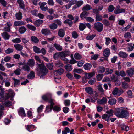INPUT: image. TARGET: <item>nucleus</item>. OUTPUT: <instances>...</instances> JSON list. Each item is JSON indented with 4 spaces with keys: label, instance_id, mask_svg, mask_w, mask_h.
Instances as JSON below:
<instances>
[{
    "label": "nucleus",
    "instance_id": "f257e3e1",
    "mask_svg": "<svg viewBox=\"0 0 134 134\" xmlns=\"http://www.w3.org/2000/svg\"><path fill=\"white\" fill-rule=\"evenodd\" d=\"M34 58L36 60L40 63L38 64L37 62L38 67L36 70L37 71V74L40 76V78H43L48 73V70L44 65L43 61L41 60L39 56L35 55Z\"/></svg>",
    "mask_w": 134,
    "mask_h": 134
},
{
    "label": "nucleus",
    "instance_id": "f03ea898",
    "mask_svg": "<svg viewBox=\"0 0 134 134\" xmlns=\"http://www.w3.org/2000/svg\"><path fill=\"white\" fill-rule=\"evenodd\" d=\"M115 114L118 117L126 118L129 115V114L127 111L123 109L118 108H116L114 111Z\"/></svg>",
    "mask_w": 134,
    "mask_h": 134
},
{
    "label": "nucleus",
    "instance_id": "7ed1b4c3",
    "mask_svg": "<svg viewBox=\"0 0 134 134\" xmlns=\"http://www.w3.org/2000/svg\"><path fill=\"white\" fill-rule=\"evenodd\" d=\"M93 28L98 32H101L103 30V25L101 23L97 22L94 24Z\"/></svg>",
    "mask_w": 134,
    "mask_h": 134
},
{
    "label": "nucleus",
    "instance_id": "20e7f679",
    "mask_svg": "<svg viewBox=\"0 0 134 134\" xmlns=\"http://www.w3.org/2000/svg\"><path fill=\"white\" fill-rule=\"evenodd\" d=\"M125 10L123 8H121L119 5H117L114 11V13L115 14H118L119 13H125Z\"/></svg>",
    "mask_w": 134,
    "mask_h": 134
},
{
    "label": "nucleus",
    "instance_id": "39448f33",
    "mask_svg": "<svg viewBox=\"0 0 134 134\" xmlns=\"http://www.w3.org/2000/svg\"><path fill=\"white\" fill-rule=\"evenodd\" d=\"M42 99L46 102H48L51 99H52L51 95L49 93L46 94L42 96Z\"/></svg>",
    "mask_w": 134,
    "mask_h": 134
},
{
    "label": "nucleus",
    "instance_id": "423d86ee",
    "mask_svg": "<svg viewBox=\"0 0 134 134\" xmlns=\"http://www.w3.org/2000/svg\"><path fill=\"white\" fill-rule=\"evenodd\" d=\"M47 3L46 2H43L41 3H39V4L40 5V8L41 10L43 11H46L48 9V7L47 6L45 7L44 6L46 5Z\"/></svg>",
    "mask_w": 134,
    "mask_h": 134
},
{
    "label": "nucleus",
    "instance_id": "0eeeda50",
    "mask_svg": "<svg viewBox=\"0 0 134 134\" xmlns=\"http://www.w3.org/2000/svg\"><path fill=\"white\" fill-rule=\"evenodd\" d=\"M126 72L128 76L131 77L134 73V68H131L128 69L126 71Z\"/></svg>",
    "mask_w": 134,
    "mask_h": 134
},
{
    "label": "nucleus",
    "instance_id": "6e6552de",
    "mask_svg": "<svg viewBox=\"0 0 134 134\" xmlns=\"http://www.w3.org/2000/svg\"><path fill=\"white\" fill-rule=\"evenodd\" d=\"M107 101V99L105 97H103L101 99H98L97 101L98 103L101 104H106Z\"/></svg>",
    "mask_w": 134,
    "mask_h": 134
},
{
    "label": "nucleus",
    "instance_id": "1a4fd4ad",
    "mask_svg": "<svg viewBox=\"0 0 134 134\" xmlns=\"http://www.w3.org/2000/svg\"><path fill=\"white\" fill-rule=\"evenodd\" d=\"M17 2L19 4V7L20 8L24 10L25 9V5L23 0H17Z\"/></svg>",
    "mask_w": 134,
    "mask_h": 134
},
{
    "label": "nucleus",
    "instance_id": "9d476101",
    "mask_svg": "<svg viewBox=\"0 0 134 134\" xmlns=\"http://www.w3.org/2000/svg\"><path fill=\"white\" fill-rule=\"evenodd\" d=\"M110 53V50L108 48H107L104 49L103 52V55L105 57L108 58Z\"/></svg>",
    "mask_w": 134,
    "mask_h": 134
},
{
    "label": "nucleus",
    "instance_id": "9b49d317",
    "mask_svg": "<svg viewBox=\"0 0 134 134\" xmlns=\"http://www.w3.org/2000/svg\"><path fill=\"white\" fill-rule=\"evenodd\" d=\"M27 64L30 67H33L35 64V60L33 59H30L28 60Z\"/></svg>",
    "mask_w": 134,
    "mask_h": 134
},
{
    "label": "nucleus",
    "instance_id": "f8f14e48",
    "mask_svg": "<svg viewBox=\"0 0 134 134\" xmlns=\"http://www.w3.org/2000/svg\"><path fill=\"white\" fill-rule=\"evenodd\" d=\"M41 32L45 35H50L52 34L50 30L47 28L42 29L41 30Z\"/></svg>",
    "mask_w": 134,
    "mask_h": 134
},
{
    "label": "nucleus",
    "instance_id": "ddd939ff",
    "mask_svg": "<svg viewBox=\"0 0 134 134\" xmlns=\"http://www.w3.org/2000/svg\"><path fill=\"white\" fill-rule=\"evenodd\" d=\"M64 72V69L61 68L54 71V74L56 76H57L58 75H61Z\"/></svg>",
    "mask_w": 134,
    "mask_h": 134
},
{
    "label": "nucleus",
    "instance_id": "4468645a",
    "mask_svg": "<svg viewBox=\"0 0 134 134\" xmlns=\"http://www.w3.org/2000/svg\"><path fill=\"white\" fill-rule=\"evenodd\" d=\"M19 114V115L22 117H25L26 115L24 111V108H20L19 110L18 111Z\"/></svg>",
    "mask_w": 134,
    "mask_h": 134
},
{
    "label": "nucleus",
    "instance_id": "2eb2a0df",
    "mask_svg": "<svg viewBox=\"0 0 134 134\" xmlns=\"http://www.w3.org/2000/svg\"><path fill=\"white\" fill-rule=\"evenodd\" d=\"M58 35L60 37H63L65 35V30L62 29H60L58 31Z\"/></svg>",
    "mask_w": 134,
    "mask_h": 134
},
{
    "label": "nucleus",
    "instance_id": "dca6fc26",
    "mask_svg": "<svg viewBox=\"0 0 134 134\" xmlns=\"http://www.w3.org/2000/svg\"><path fill=\"white\" fill-rule=\"evenodd\" d=\"M118 55L120 57L124 58H126L128 56L126 52L121 51H120L119 52Z\"/></svg>",
    "mask_w": 134,
    "mask_h": 134
},
{
    "label": "nucleus",
    "instance_id": "f3484780",
    "mask_svg": "<svg viewBox=\"0 0 134 134\" xmlns=\"http://www.w3.org/2000/svg\"><path fill=\"white\" fill-rule=\"evenodd\" d=\"M115 73L118 76H121L122 77L125 76L126 74L124 71H121L120 72L118 71H116L115 72Z\"/></svg>",
    "mask_w": 134,
    "mask_h": 134
},
{
    "label": "nucleus",
    "instance_id": "a211bd4d",
    "mask_svg": "<svg viewBox=\"0 0 134 134\" xmlns=\"http://www.w3.org/2000/svg\"><path fill=\"white\" fill-rule=\"evenodd\" d=\"M2 35L5 40H8L9 39L10 37V36L9 34L6 32H4L2 33Z\"/></svg>",
    "mask_w": 134,
    "mask_h": 134
},
{
    "label": "nucleus",
    "instance_id": "6ab92c4d",
    "mask_svg": "<svg viewBox=\"0 0 134 134\" xmlns=\"http://www.w3.org/2000/svg\"><path fill=\"white\" fill-rule=\"evenodd\" d=\"M105 68L102 66H100L97 68V72L100 74L103 73L105 71Z\"/></svg>",
    "mask_w": 134,
    "mask_h": 134
},
{
    "label": "nucleus",
    "instance_id": "aec40b11",
    "mask_svg": "<svg viewBox=\"0 0 134 134\" xmlns=\"http://www.w3.org/2000/svg\"><path fill=\"white\" fill-rule=\"evenodd\" d=\"M43 23V21L42 20L38 19L35 22L34 24L36 27H39Z\"/></svg>",
    "mask_w": 134,
    "mask_h": 134
},
{
    "label": "nucleus",
    "instance_id": "412c9836",
    "mask_svg": "<svg viewBox=\"0 0 134 134\" xmlns=\"http://www.w3.org/2000/svg\"><path fill=\"white\" fill-rule=\"evenodd\" d=\"M14 24L15 26H18L24 25L25 23L22 21H16L14 22Z\"/></svg>",
    "mask_w": 134,
    "mask_h": 134
},
{
    "label": "nucleus",
    "instance_id": "4be33fe9",
    "mask_svg": "<svg viewBox=\"0 0 134 134\" xmlns=\"http://www.w3.org/2000/svg\"><path fill=\"white\" fill-rule=\"evenodd\" d=\"M22 69L25 71L27 72H29L30 70V66L27 64H24L22 67Z\"/></svg>",
    "mask_w": 134,
    "mask_h": 134
},
{
    "label": "nucleus",
    "instance_id": "5701e85b",
    "mask_svg": "<svg viewBox=\"0 0 134 134\" xmlns=\"http://www.w3.org/2000/svg\"><path fill=\"white\" fill-rule=\"evenodd\" d=\"M89 14V13L88 12L83 11L81 13L80 15V17L81 18L84 19L86 18V16H88Z\"/></svg>",
    "mask_w": 134,
    "mask_h": 134
},
{
    "label": "nucleus",
    "instance_id": "b1692460",
    "mask_svg": "<svg viewBox=\"0 0 134 134\" xmlns=\"http://www.w3.org/2000/svg\"><path fill=\"white\" fill-rule=\"evenodd\" d=\"M49 27L51 29L54 30L57 28L58 25L54 23L49 24Z\"/></svg>",
    "mask_w": 134,
    "mask_h": 134
},
{
    "label": "nucleus",
    "instance_id": "393cba45",
    "mask_svg": "<svg viewBox=\"0 0 134 134\" xmlns=\"http://www.w3.org/2000/svg\"><path fill=\"white\" fill-rule=\"evenodd\" d=\"M65 68L68 71H71L72 69V68L71 65L69 64H67L65 66Z\"/></svg>",
    "mask_w": 134,
    "mask_h": 134
},
{
    "label": "nucleus",
    "instance_id": "a878e982",
    "mask_svg": "<svg viewBox=\"0 0 134 134\" xmlns=\"http://www.w3.org/2000/svg\"><path fill=\"white\" fill-rule=\"evenodd\" d=\"M92 7H91L88 4H86L82 8V10L83 11H88L91 9Z\"/></svg>",
    "mask_w": 134,
    "mask_h": 134
},
{
    "label": "nucleus",
    "instance_id": "bb28decb",
    "mask_svg": "<svg viewBox=\"0 0 134 134\" xmlns=\"http://www.w3.org/2000/svg\"><path fill=\"white\" fill-rule=\"evenodd\" d=\"M16 18L18 20H21L22 19V13L19 12L18 13H16L15 14Z\"/></svg>",
    "mask_w": 134,
    "mask_h": 134
},
{
    "label": "nucleus",
    "instance_id": "cd10ccee",
    "mask_svg": "<svg viewBox=\"0 0 134 134\" xmlns=\"http://www.w3.org/2000/svg\"><path fill=\"white\" fill-rule=\"evenodd\" d=\"M14 46L15 49L18 51H21L23 48V46L19 44H15L14 45Z\"/></svg>",
    "mask_w": 134,
    "mask_h": 134
},
{
    "label": "nucleus",
    "instance_id": "c85d7f7f",
    "mask_svg": "<svg viewBox=\"0 0 134 134\" xmlns=\"http://www.w3.org/2000/svg\"><path fill=\"white\" fill-rule=\"evenodd\" d=\"M31 38L32 42L35 43H37L39 41V40L35 36H32Z\"/></svg>",
    "mask_w": 134,
    "mask_h": 134
},
{
    "label": "nucleus",
    "instance_id": "c756f323",
    "mask_svg": "<svg viewBox=\"0 0 134 134\" xmlns=\"http://www.w3.org/2000/svg\"><path fill=\"white\" fill-rule=\"evenodd\" d=\"M85 89V91L88 93L90 94H93V91L91 87H86Z\"/></svg>",
    "mask_w": 134,
    "mask_h": 134
},
{
    "label": "nucleus",
    "instance_id": "7c9ffc66",
    "mask_svg": "<svg viewBox=\"0 0 134 134\" xmlns=\"http://www.w3.org/2000/svg\"><path fill=\"white\" fill-rule=\"evenodd\" d=\"M27 30L26 28L24 26H21L19 27V31L21 34H23Z\"/></svg>",
    "mask_w": 134,
    "mask_h": 134
},
{
    "label": "nucleus",
    "instance_id": "2f4dec72",
    "mask_svg": "<svg viewBox=\"0 0 134 134\" xmlns=\"http://www.w3.org/2000/svg\"><path fill=\"white\" fill-rule=\"evenodd\" d=\"M116 101V100L115 98H111L109 100L108 102L111 105H114L115 104Z\"/></svg>",
    "mask_w": 134,
    "mask_h": 134
},
{
    "label": "nucleus",
    "instance_id": "473e14b6",
    "mask_svg": "<svg viewBox=\"0 0 134 134\" xmlns=\"http://www.w3.org/2000/svg\"><path fill=\"white\" fill-rule=\"evenodd\" d=\"M14 81V87H17L20 84V81L19 80L15 78H13Z\"/></svg>",
    "mask_w": 134,
    "mask_h": 134
},
{
    "label": "nucleus",
    "instance_id": "72a5a7b5",
    "mask_svg": "<svg viewBox=\"0 0 134 134\" xmlns=\"http://www.w3.org/2000/svg\"><path fill=\"white\" fill-rule=\"evenodd\" d=\"M35 77V73L33 71H31L30 73L27 75V77L28 79H32Z\"/></svg>",
    "mask_w": 134,
    "mask_h": 134
},
{
    "label": "nucleus",
    "instance_id": "f704fd0d",
    "mask_svg": "<svg viewBox=\"0 0 134 134\" xmlns=\"http://www.w3.org/2000/svg\"><path fill=\"white\" fill-rule=\"evenodd\" d=\"M84 68L86 70H90L92 67V65L90 63H86L83 66Z\"/></svg>",
    "mask_w": 134,
    "mask_h": 134
},
{
    "label": "nucleus",
    "instance_id": "c9c22d12",
    "mask_svg": "<svg viewBox=\"0 0 134 134\" xmlns=\"http://www.w3.org/2000/svg\"><path fill=\"white\" fill-rule=\"evenodd\" d=\"M54 46L57 50L59 51H61L62 50V47L60 45L55 43Z\"/></svg>",
    "mask_w": 134,
    "mask_h": 134
},
{
    "label": "nucleus",
    "instance_id": "e433bc0d",
    "mask_svg": "<svg viewBox=\"0 0 134 134\" xmlns=\"http://www.w3.org/2000/svg\"><path fill=\"white\" fill-rule=\"evenodd\" d=\"M34 51L36 53H41L40 49L35 46H34L33 47Z\"/></svg>",
    "mask_w": 134,
    "mask_h": 134
},
{
    "label": "nucleus",
    "instance_id": "4c0bfd02",
    "mask_svg": "<svg viewBox=\"0 0 134 134\" xmlns=\"http://www.w3.org/2000/svg\"><path fill=\"white\" fill-rule=\"evenodd\" d=\"M86 27L85 24L83 23H80L79 26V28L80 31H83Z\"/></svg>",
    "mask_w": 134,
    "mask_h": 134
},
{
    "label": "nucleus",
    "instance_id": "58836bf2",
    "mask_svg": "<svg viewBox=\"0 0 134 134\" xmlns=\"http://www.w3.org/2000/svg\"><path fill=\"white\" fill-rule=\"evenodd\" d=\"M64 23H66L69 25L70 27H71L73 24V21L69 19H67L64 21Z\"/></svg>",
    "mask_w": 134,
    "mask_h": 134
},
{
    "label": "nucleus",
    "instance_id": "ea45409f",
    "mask_svg": "<svg viewBox=\"0 0 134 134\" xmlns=\"http://www.w3.org/2000/svg\"><path fill=\"white\" fill-rule=\"evenodd\" d=\"M102 20V17L101 15H99V14L96 15V21H100Z\"/></svg>",
    "mask_w": 134,
    "mask_h": 134
},
{
    "label": "nucleus",
    "instance_id": "a19ab883",
    "mask_svg": "<svg viewBox=\"0 0 134 134\" xmlns=\"http://www.w3.org/2000/svg\"><path fill=\"white\" fill-rule=\"evenodd\" d=\"M106 113L107 114L108 118H110V117L113 115V110L112 109H110V111H107L106 112Z\"/></svg>",
    "mask_w": 134,
    "mask_h": 134
},
{
    "label": "nucleus",
    "instance_id": "79ce46f5",
    "mask_svg": "<svg viewBox=\"0 0 134 134\" xmlns=\"http://www.w3.org/2000/svg\"><path fill=\"white\" fill-rule=\"evenodd\" d=\"M102 23L106 26H108L110 25L109 22L106 19H104L102 21Z\"/></svg>",
    "mask_w": 134,
    "mask_h": 134
},
{
    "label": "nucleus",
    "instance_id": "37998d69",
    "mask_svg": "<svg viewBox=\"0 0 134 134\" xmlns=\"http://www.w3.org/2000/svg\"><path fill=\"white\" fill-rule=\"evenodd\" d=\"M90 99L91 101L92 102H94L97 99L96 96H89L88 97Z\"/></svg>",
    "mask_w": 134,
    "mask_h": 134
},
{
    "label": "nucleus",
    "instance_id": "c03bdc74",
    "mask_svg": "<svg viewBox=\"0 0 134 134\" xmlns=\"http://www.w3.org/2000/svg\"><path fill=\"white\" fill-rule=\"evenodd\" d=\"M27 27L30 30L35 31L36 30V27L33 25L28 24L26 25Z\"/></svg>",
    "mask_w": 134,
    "mask_h": 134
},
{
    "label": "nucleus",
    "instance_id": "a18cd8bd",
    "mask_svg": "<svg viewBox=\"0 0 134 134\" xmlns=\"http://www.w3.org/2000/svg\"><path fill=\"white\" fill-rule=\"evenodd\" d=\"M13 51L14 49L11 48H9L5 51V53L7 54H9L13 52Z\"/></svg>",
    "mask_w": 134,
    "mask_h": 134
},
{
    "label": "nucleus",
    "instance_id": "49530a36",
    "mask_svg": "<svg viewBox=\"0 0 134 134\" xmlns=\"http://www.w3.org/2000/svg\"><path fill=\"white\" fill-rule=\"evenodd\" d=\"M2 104L6 107H9L11 106L12 105V103L10 101H7L5 102V103L2 102Z\"/></svg>",
    "mask_w": 134,
    "mask_h": 134
},
{
    "label": "nucleus",
    "instance_id": "de8ad7c7",
    "mask_svg": "<svg viewBox=\"0 0 134 134\" xmlns=\"http://www.w3.org/2000/svg\"><path fill=\"white\" fill-rule=\"evenodd\" d=\"M124 36L125 38H130L131 37V34L130 32H127L125 34Z\"/></svg>",
    "mask_w": 134,
    "mask_h": 134
},
{
    "label": "nucleus",
    "instance_id": "09e8293b",
    "mask_svg": "<svg viewBox=\"0 0 134 134\" xmlns=\"http://www.w3.org/2000/svg\"><path fill=\"white\" fill-rule=\"evenodd\" d=\"M74 57L75 59L76 60H80L82 58V56L77 53H75Z\"/></svg>",
    "mask_w": 134,
    "mask_h": 134
},
{
    "label": "nucleus",
    "instance_id": "8fccbe9b",
    "mask_svg": "<svg viewBox=\"0 0 134 134\" xmlns=\"http://www.w3.org/2000/svg\"><path fill=\"white\" fill-rule=\"evenodd\" d=\"M105 70L106 71L105 72V74L106 75L111 74L113 72V69L108 68H106Z\"/></svg>",
    "mask_w": 134,
    "mask_h": 134
},
{
    "label": "nucleus",
    "instance_id": "3c124183",
    "mask_svg": "<svg viewBox=\"0 0 134 134\" xmlns=\"http://www.w3.org/2000/svg\"><path fill=\"white\" fill-rule=\"evenodd\" d=\"M8 92L9 93H8L9 94V96H10V97H14L15 95V93L12 90L9 89L8 90Z\"/></svg>",
    "mask_w": 134,
    "mask_h": 134
},
{
    "label": "nucleus",
    "instance_id": "603ef678",
    "mask_svg": "<svg viewBox=\"0 0 134 134\" xmlns=\"http://www.w3.org/2000/svg\"><path fill=\"white\" fill-rule=\"evenodd\" d=\"M94 75V74L93 73H90L85 74V76L86 77V79H89Z\"/></svg>",
    "mask_w": 134,
    "mask_h": 134
},
{
    "label": "nucleus",
    "instance_id": "864d4df0",
    "mask_svg": "<svg viewBox=\"0 0 134 134\" xmlns=\"http://www.w3.org/2000/svg\"><path fill=\"white\" fill-rule=\"evenodd\" d=\"M96 34H93L92 35H89L87 36L86 37L87 39L89 40H91L93 38L96 36Z\"/></svg>",
    "mask_w": 134,
    "mask_h": 134
},
{
    "label": "nucleus",
    "instance_id": "5fc2aeb1",
    "mask_svg": "<svg viewBox=\"0 0 134 134\" xmlns=\"http://www.w3.org/2000/svg\"><path fill=\"white\" fill-rule=\"evenodd\" d=\"M122 87L124 89H127L129 87L128 83L125 82H122Z\"/></svg>",
    "mask_w": 134,
    "mask_h": 134
},
{
    "label": "nucleus",
    "instance_id": "6e6d98bb",
    "mask_svg": "<svg viewBox=\"0 0 134 134\" xmlns=\"http://www.w3.org/2000/svg\"><path fill=\"white\" fill-rule=\"evenodd\" d=\"M53 110L55 111L58 112L60 111L61 110V108L60 107L57 106H54L53 108Z\"/></svg>",
    "mask_w": 134,
    "mask_h": 134
},
{
    "label": "nucleus",
    "instance_id": "4d7b16f0",
    "mask_svg": "<svg viewBox=\"0 0 134 134\" xmlns=\"http://www.w3.org/2000/svg\"><path fill=\"white\" fill-rule=\"evenodd\" d=\"M12 41L13 43H19L21 42L20 39L19 38H17L16 39L12 40Z\"/></svg>",
    "mask_w": 134,
    "mask_h": 134
},
{
    "label": "nucleus",
    "instance_id": "13d9d810",
    "mask_svg": "<svg viewBox=\"0 0 134 134\" xmlns=\"http://www.w3.org/2000/svg\"><path fill=\"white\" fill-rule=\"evenodd\" d=\"M21 70L19 68L17 69L14 71V73L17 75H20L21 73Z\"/></svg>",
    "mask_w": 134,
    "mask_h": 134
},
{
    "label": "nucleus",
    "instance_id": "bf43d9fd",
    "mask_svg": "<svg viewBox=\"0 0 134 134\" xmlns=\"http://www.w3.org/2000/svg\"><path fill=\"white\" fill-rule=\"evenodd\" d=\"M72 37L74 39H76L79 36L78 35L75 31H74L72 32Z\"/></svg>",
    "mask_w": 134,
    "mask_h": 134
},
{
    "label": "nucleus",
    "instance_id": "052dcab7",
    "mask_svg": "<svg viewBox=\"0 0 134 134\" xmlns=\"http://www.w3.org/2000/svg\"><path fill=\"white\" fill-rule=\"evenodd\" d=\"M76 4L78 7L81 6L83 3V2L82 1H77L76 0Z\"/></svg>",
    "mask_w": 134,
    "mask_h": 134
},
{
    "label": "nucleus",
    "instance_id": "680f3d73",
    "mask_svg": "<svg viewBox=\"0 0 134 134\" xmlns=\"http://www.w3.org/2000/svg\"><path fill=\"white\" fill-rule=\"evenodd\" d=\"M53 22L56 24L57 25L61 26L62 25V22L60 20L56 19L53 21Z\"/></svg>",
    "mask_w": 134,
    "mask_h": 134
},
{
    "label": "nucleus",
    "instance_id": "e2e57ef3",
    "mask_svg": "<svg viewBox=\"0 0 134 134\" xmlns=\"http://www.w3.org/2000/svg\"><path fill=\"white\" fill-rule=\"evenodd\" d=\"M118 89L117 87L115 88L112 92V93L114 95H117L118 94Z\"/></svg>",
    "mask_w": 134,
    "mask_h": 134
},
{
    "label": "nucleus",
    "instance_id": "0e129e2a",
    "mask_svg": "<svg viewBox=\"0 0 134 134\" xmlns=\"http://www.w3.org/2000/svg\"><path fill=\"white\" fill-rule=\"evenodd\" d=\"M115 7L113 5H110L108 7V10L109 12H113L114 9Z\"/></svg>",
    "mask_w": 134,
    "mask_h": 134
},
{
    "label": "nucleus",
    "instance_id": "69168bd1",
    "mask_svg": "<svg viewBox=\"0 0 134 134\" xmlns=\"http://www.w3.org/2000/svg\"><path fill=\"white\" fill-rule=\"evenodd\" d=\"M96 82V80L95 78L90 79L88 82L89 84L90 85H93Z\"/></svg>",
    "mask_w": 134,
    "mask_h": 134
},
{
    "label": "nucleus",
    "instance_id": "338daca9",
    "mask_svg": "<svg viewBox=\"0 0 134 134\" xmlns=\"http://www.w3.org/2000/svg\"><path fill=\"white\" fill-rule=\"evenodd\" d=\"M43 108V105H41L37 109L38 113H39L41 112L42 111Z\"/></svg>",
    "mask_w": 134,
    "mask_h": 134
},
{
    "label": "nucleus",
    "instance_id": "774afa93",
    "mask_svg": "<svg viewBox=\"0 0 134 134\" xmlns=\"http://www.w3.org/2000/svg\"><path fill=\"white\" fill-rule=\"evenodd\" d=\"M86 20L87 21L90 23H92L94 21V20L93 19L90 17H86Z\"/></svg>",
    "mask_w": 134,
    "mask_h": 134
}]
</instances>
